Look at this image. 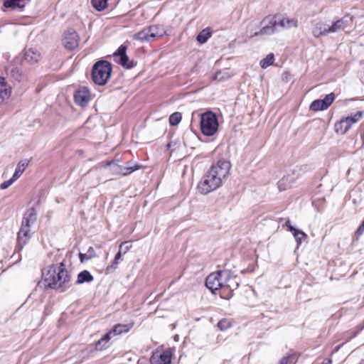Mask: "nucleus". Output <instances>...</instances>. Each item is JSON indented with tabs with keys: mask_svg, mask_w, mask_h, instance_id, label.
Returning a JSON list of instances; mask_svg holds the SVG:
<instances>
[{
	"mask_svg": "<svg viewBox=\"0 0 364 364\" xmlns=\"http://www.w3.org/2000/svg\"><path fill=\"white\" fill-rule=\"evenodd\" d=\"M230 167V163L224 159H220L213 164L199 181L198 191L206 195L220 188L228 175Z\"/></svg>",
	"mask_w": 364,
	"mask_h": 364,
	"instance_id": "f257e3e1",
	"label": "nucleus"
},
{
	"mask_svg": "<svg viewBox=\"0 0 364 364\" xmlns=\"http://www.w3.org/2000/svg\"><path fill=\"white\" fill-rule=\"evenodd\" d=\"M45 286L50 289L65 291L70 287V274L63 262L51 264L43 270Z\"/></svg>",
	"mask_w": 364,
	"mask_h": 364,
	"instance_id": "f03ea898",
	"label": "nucleus"
},
{
	"mask_svg": "<svg viewBox=\"0 0 364 364\" xmlns=\"http://www.w3.org/2000/svg\"><path fill=\"white\" fill-rule=\"evenodd\" d=\"M112 64L107 60L96 62L92 69V79L98 85H105L112 73Z\"/></svg>",
	"mask_w": 364,
	"mask_h": 364,
	"instance_id": "7ed1b4c3",
	"label": "nucleus"
},
{
	"mask_svg": "<svg viewBox=\"0 0 364 364\" xmlns=\"http://www.w3.org/2000/svg\"><path fill=\"white\" fill-rule=\"evenodd\" d=\"M36 221V212L33 208H29L23 215L21 227L18 233V242L21 247L28 242L30 237V227L33 225Z\"/></svg>",
	"mask_w": 364,
	"mask_h": 364,
	"instance_id": "20e7f679",
	"label": "nucleus"
},
{
	"mask_svg": "<svg viewBox=\"0 0 364 364\" xmlns=\"http://www.w3.org/2000/svg\"><path fill=\"white\" fill-rule=\"evenodd\" d=\"M200 124L201 132L205 136H213L218 129L217 116L211 111L201 114Z\"/></svg>",
	"mask_w": 364,
	"mask_h": 364,
	"instance_id": "39448f33",
	"label": "nucleus"
},
{
	"mask_svg": "<svg viewBox=\"0 0 364 364\" xmlns=\"http://www.w3.org/2000/svg\"><path fill=\"white\" fill-rule=\"evenodd\" d=\"M278 22V16H268L263 18L260 23L261 28L259 31H256L251 34V37L257 36H269L279 32V26Z\"/></svg>",
	"mask_w": 364,
	"mask_h": 364,
	"instance_id": "423d86ee",
	"label": "nucleus"
},
{
	"mask_svg": "<svg viewBox=\"0 0 364 364\" xmlns=\"http://www.w3.org/2000/svg\"><path fill=\"white\" fill-rule=\"evenodd\" d=\"M228 278L227 270H220L210 274L205 280V286L212 292L219 289H223V280Z\"/></svg>",
	"mask_w": 364,
	"mask_h": 364,
	"instance_id": "0eeeda50",
	"label": "nucleus"
},
{
	"mask_svg": "<svg viewBox=\"0 0 364 364\" xmlns=\"http://www.w3.org/2000/svg\"><path fill=\"white\" fill-rule=\"evenodd\" d=\"M127 46L124 45H121L117 50L114 53V56L115 58V61L121 65L122 67L130 69L132 68L135 64L134 61L129 60L128 56L126 53Z\"/></svg>",
	"mask_w": 364,
	"mask_h": 364,
	"instance_id": "6e6552de",
	"label": "nucleus"
},
{
	"mask_svg": "<svg viewBox=\"0 0 364 364\" xmlns=\"http://www.w3.org/2000/svg\"><path fill=\"white\" fill-rule=\"evenodd\" d=\"M79 36L77 33L73 28L68 29L63 39L64 46L70 50H74L79 44Z\"/></svg>",
	"mask_w": 364,
	"mask_h": 364,
	"instance_id": "1a4fd4ad",
	"label": "nucleus"
},
{
	"mask_svg": "<svg viewBox=\"0 0 364 364\" xmlns=\"http://www.w3.org/2000/svg\"><path fill=\"white\" fill-rule=\"evenodd\" d=\"M75 102L81 107L87 105L90 100L89 90L85 87H80L74 94Z\"/></svg>",
	"mask_w": 364,
	"mask_h": 364,
	"instance_id": "9d476101",
	"label": "nucleus"
},
{
	"mask_svg": "<svg viewBox=\"0 0 364 364\" xmlns=\"http://www.w3.org/2000/svg\"><path fill=\"white\" fill-rule=\"evenodd\" d=\"M353 21V17L345 16L329 25L330 33H334L345 30Z\"/></svg>",
	"mask_w": 364,
	"mask_h": 364,
	"instance_id": "9b49d317",
	"label": "nucleus"
},
{
	"mask_svg": "<svg viewBox=\"0 0 364 364\" xmlns=\"http://www.w3.org/2000/svg\"><path fill=\"white\" fill-rule=\"evenodd\" d=\"M228 278L223 280V291L225 292L227 290L231 294L232 291L237 289L240 285V279L235 276L232 275L230 272L227 270Z\"/></svg>",
	"mask_w": 364,
	"mask_h": 364,
	"instance_id": "f8f14e48",
	"label": "nucleus"
},
{
	"mask_svg": "<svg viewBox=\"0 0 364 364\" xmlns=\"http://www.w3.org/2000/svg\"><path fill=\"white\" fill-rule=\"evenodd\" d=\"M329 30L328 24L323 21H318L312 27L311 33L315 38H319L330 34L331 33Z\"/></svg>",
	"mask_w": 364,
	"mask_h": 364,
	"instance_id": "ddd939ff",
	"label": "nucleus"
},
{
	"mask_svg": "<svg viewBox=\"0 0 364 364\" xmlns=\"http://www.w3.org/2000/svg\"><path fill=\"white\" fill-rule=\"evenodd\" d=\"M171 353L169 351L154 353L150 358L151 364H171Z\"/></svg>",
	"mask_w": 364,
	"mask_h": 364,
	"instance_id": "4468645a",
	"label": "nucleus"
},
{
	"mask_svg": "<svg viewBox=\"0 0 364 364\" xmlns=\"http://www.w3.org/2000/svg\"><path fill=\"white\" fill-rule=\"evenodd\" d=\"M280 31L284 29H289L297 27V20L296 18H287L278 16V22Z\"/></svg>",
	"mask_w": 364,
	"mask_h": 364,
	"instance_id": "2eb2a0df",
	"label": "nucleus"
},
{
	"mask_svg": "<svg viewBox=\"0 0 364 364\" xmlns=\"http://www.w3.org/2000/svg\"><path fill=\"white\" fill-rule=\"evenodd\" d=\"M150 36L153 38L154 41L156 38H159L166 35V31L164 26L161 24L151 25L148 26Z\"/></svg>",
	"mask_w": 364,
	"mask_h": 364,
	"instance_id": "dca6fc26",
	"label": "nucleus"
},
{
	"mask_svg": "<svg viewBox=\"0 0 364 364\" xmlns=\"http://www.w3.org/2000/svg\"><path fill=\"white\" fill-rule=\"evenodd\" d=\"M133 39L141 42H149L154 41L151 36H150V31L148 26L135 33L133 36Z\"/></svg>",
	"mask_w": 364,
	"mask_h": 364,
	"instance_id": "f3484780",
	"label": "nucleus"
},
{
	"mask_svg": "<svg viewBox=\"0 0 364 364\" xmlns=\"http://www.w3.org/2000/svg\"><path fill=\"white\" fill-rule=\"evenodd\" d=\"M24 58L28 62L35 63L41 59V53L35 48H28L25 51Z\"/></svg>",
	"mask_w": 364,
	"mask_h": 364,
	"instance_id": "a211bd4d",
	"label": "nucleus"
},
{
	"mask_svg": "<svg viewBox=\"0 0 364 364\" xmlns=\"http://www.w3.org/2000/svg\"><path fill=\"white\" fill-rule=\"evenodd\" d=\"M294 181L295 178L293 176L287 175L284 176L277 183L279 191H284L289 188Z\"/></svg>",
	"mask_w": 364,
	"mask_h": 364,
	"instance_id": "6ab92c4d",
	"label": "nucleus"
},
{
	"mask_svg": "<svg viewBox=\"0 0 364 364\" xmlns=\"http://www.w3.org/2000/svg\"><path fill=\"white\" fill-rule=\"evenodd\" d=\"M29 1L30 0H5L4 2V6L6 8H11L12 9H15L16 8L22 9Z\"/></svg>",
	"mask_w": 364,
	"mask_h": 364,
	"instance_id": "aec40b11",
	"label": "nucleus"
},
{
	"mask_svg": "<svg viewBox=\"0 0 364 364\" xmlns=\"http://www.w3.org/2000/svg\"><path fill=\"white\" fill-rule=\"evenodd\" d=\"M11 94V87L4 77L0 76V100L8 98Z\"/></svg>",
	"mask_w": 364,
	"mask_h": 364,
	"instance_id": "412c9836",
	"label": "nucleus"
},
{
	"mask_svg": "<svg viewBox=\"0 0 364 364\" xmlns=\"http://www.w3.org/2000/svg\"><path fill=\"white\" fill-rule=\"evenodd\" d=\"M132 327L133 323L117 324L111 331H109V333H111V336L112 334L120 335L122 333H127Z\"/></svg>",
	"mask_w": 364,
	"mask_h": 364,
	"instance_id": "4be33fe9",
	"label": "nucleus"
},
{
	"mask_svg": "<svg viewBox=\"0 0 364 364\" xmlns=\"http://www.w3.org/2000/svg\"><path fill=\"white\" fill-rule=\"evenodd\" d=\"M111 339V333L107 332L95 343V348L97 350H102L109 347V341Z\"/></svg>",
	"mask_w": 364,
	"mask_h": 364,
	"instance_id": "5701e85b",
	"label": "nucleus"
},
{
	"mask_svg": "<svg viewBox=\"0 0 364 364\" xmlns=\"http://www.w3.org/2000/svg\"><path fill=\"white\" fill-rule=\"evenodd\" d=\"M351 127L346 118L342 119L340 122L335 124V131L336 133L344 134Z\"/></svg>",
	"mask_w": 364,
	"mask_h": 364,
	"instance_id": "b1692460",
	"label": "nucleus"
},
{
	"mask_svg": "<svg viewBox=\"0 0 364 364\" xmlns=\"http://www.w3.org/2000/svg\"><path fill=\"white\" fill-rule=\"evenodd\" d=\"M291 232L293 235L297 245H300L303 240L307 239V235L300 229L291 228Z\"/></svg>",
	"mask_w": 364,
	"mask_h": 364,
	"instance_id": "393cba45",
	"label": "nucleus"
},
{
	"mask_svg": "<svg viewBox=\"0 0 364 364\" xmlns=\"http://www.w3.org/2000/svg\"><path fill=\"white\" fill-rule=\"evenodd\" d=\"M93 276L87 270L80 272L77 275L76 281L77 284H82L85 282H90L93 280Z\"/></svg>",
	"mask_w": 364,
	"mask_h": 364,
	"instance_id": "a878e982",
	"label": "nucleus"
},
{
	"mask_svg": "<svg viewBox=\"0 0 364 364\" xmlns=\"http://www.w3.org/2000/svg\"><path fill=\"white\" fill-rule=\"evenodd\" d=\"M108 0H91L92 6L98 11H102L107 8Z\"/></svg>",
	"mask_w": 364,
	"mask_h": 364,
	"instance_id": "bb28decb",
	"label": "nucleus"
},
{
	"mask_svg": "<svg viewBox=\"0 0 364 364\" xmlns=\"http://www.w3.org/2000/svg\"><path fill=\"white\" fill-rule=\"evenodd\" d=\"M27 165H28V164L26 162H23V161H20L18 164L17 167L16 168L15 172H14V175L12 176L14 179H15L16 181L18 178H20L21 174L25 171Z\"/></svg>",
	"mask_w": 364,
	"mask_h": 364,
	"instance_id": "cd10ccee",
	"label": "nucleus"
},
{
	"mask_svg": "<svg viewBox=\"0 0 364 364\" xmlns=\"http://www.w3.org/2000/svg\"><path fill=\"white\" fill-rule=\"evenodd\" d=\"M141 168V165H139L138 164H134L132 161H129L127 163V166H126V168H123V169H126V171H123L122 175H124V176L129 175V174L132 173V172L140 169Z\"/></svg>",
	"mask_w": 364,
	"mask_h": 364,
	"instance_id": "c85d7f7f",
	"label": "nucleus"
},
{
	"mask_svg": "<svg viewBox=\"0 0 364 364\" xmlns=\"http://www.w3.org/2000/svg\"><path fill=\"white\" fill-rule=\"evenodd\" d=\"M210 31H209L208 28H205L198 33V35L197 36V41L200 43H204L208 40L209 38H210Z\"/></svg>",
	"mask_w": 364,
	"mask_h": 364,
	"instance_id": "c756f323",
	"label": "nucleus"
},
{
	"mask_svg": "<svg viewBox=\"0 0 364 364\" xmlns=\"http://www.w3.org/2000/svg\"><path fill=\"white\" fill-rule=\"evenodd\" d=\"M328 107L323 103L322 100H316L310 105V109L313 111L325 110Z\"/></svg>",
	"mask_w": 364,
	"mask_h": 364,
	"instance_id": "7c9ffc66",
	"label": "nucleus"
},
{
	"mask_svg": "<svg viewBox=\"0 0 364 364\" xmlns=\"http://www.w3.org/2000/svg\"><path fill=\"white\" fill-rule=\"evenodd\" d=\"M274 61V55L273 53L268 54L266 58L260 60L259 65L262 68H267L272 65Z\"/></svg>",
	"mask_w": 364,
	"mask_h": 364,
	"instance_id": "2f4dec72",
	"label": "nucleus"
},
{
	"mask_svg": "<svg viewBox=\"0 0 364 364\" xmlns=\"http://www.w3.org/2000/svg\"><path fill=\"white\" fill-rule=\"evenodd\" d=\"M363 112L358 111L355 114H353L352 116L346 117L345 118L347 120V122L349 123V124L350 126H352V124L360 121L361 119V118L363 117Z\"/></svg>",
	"mask_w": 364,
	"mask_h": 364,
	"instance_id": "473e14b6",
	"label": "nucleus"
},
{
	"mask_svg": "<svg viewBox=\"0 0 364 364\" xmlns=\"http://www.w3.org/2000/svg\"><path fill=\"white\" fill-rule=\"evenodd\" d=\"M181 119V114L180 112H176L170 115L168 120L171 125L176 126L180 123Z\"/></svg>",
	"mask_w": 364,
	"mask_h": 364,
	"instance_id": "72a5a7b5",
	"label": "nucleus"
},
{
	"mask_svg": "<svg viewBox=\"0 0 364 364\" xmlns=\"http://www.w3.org/2000/svg\"><path fill=\"white\" fill-rule=\"evenodd\" d=\"M218 327L221 331H225L231 327V323L229 320L223 318L218 322Z\"/></svg>",
	"mask_w": 364,
	"mask_h": 364,
	"instance_id": "f704fd0d",
	"label": "nucleus"
},
{
	"mask_svg": "<svg viewBox=\"0 0 364 364\" xmlns=\"http://www.w3.org/2000/svg\"><path fill=\"white\" fill-rule=\"evenodd\" d=\"M335 99V95L333 93H330L328 95H326L325 97L322 100L323 103L325 104V106H326L328 108L330 107V105L333 103V100Z\"/></svg>",
	"mask_w": 364,
	"mask_h": 364,
	"instance_id": "c9c22d12",
	"label": "nucleus"
},
{
	"mask_svg": "<svg viewBox=\"0 0 364 364\" xmlns=\"http://www.w3.org/2000/svg\"><path fill=\"white\" fill-rule=\"evenodd\" d=\"M132 248V245L130 242L126 241L119 245V250L122 252V254L127 253Z\"/></svg>",
	"mask_w": 364,
	"mask_h": 364,
	"instance_id": "e433bc0d",
	"label": "nucleus"
},
{
	"mask_svg": "<svg viewBox=\"0 0 364 364\" xmlns=\"http://www.w3.org/2000/svg\"><path fill=\"white\" fill-rule=\"evenodd\" d=\"M108 165L112 166L113 171H115L116 173H119L122 174L123 171H126V169H123V168H126V166L117 165L114 162H110L108 164Z\"/></svg>",
	"mask_w": 364,
	"mask_h": 364,
	"instance_id": "4c0bfd02",
	"label": "nucleus"
},
{
	"mask_svg": "<svg viewBox=\"0 0 364 364\" xmlns=\"http://www.w3.org/2000/svg\"><path fill=\"white\" fill-rule=\"evenodd\" d=\"M14 181H16V180H15V179H14V178H13V177H11L9 180L6 181H4V182L1 184L0 187H1V189H3V190L6 189V188H8L10 186H11V185H12V183H13Z\"/></svg>",
	"mask_w": 364,
	"mask_h": 364,
	"instance_id": "58836bf2",
	"label": "nucleus"
},
{
	"mask_svg": "<svg viewBox=\"0 0 364 364\" xmlns=\"http://www.w3.org/2000/svg\"><path fill=\"white\" fill-rule=\"evenodd\" d=\"M79 257H80V262H84L85 261L90 259L92 257H93V255L92 254L87 255V254L80 253Z\"/></svg>",
	"mask_w": 364,
	"mask_h": 364,
	"instance_id": "ea45409f",
	"label": "nucleus"
},
{
	"mask_svg": "<svg viewBox=\"0 0 364 364\" xmlns=\"http://www.w3.org/2000/svg\"><path fill=\"white\" fill-rule=\"evenodd\" d=\"M363 232H364V220L362 222V223L360 225V226L357 229L356 234L358 235H360L363 233Z\"/></svg>",
	"mask_w": 364,
	"mask_h": 364,
	"instance_id": "a19ab883",
	"label": "nucleus"
},
{
	"mask_svg": "<svg viewBox=\"0 0 364 364\" xmlns=\"http://www.w3.org/2000/svg\"><path fill=\"white\" fill-rule=\"evenodd\" d=\"M214 80H218V81H221L223 80V76H222V73L221 72H218L215 73L214 77H213Z\"/></svg>",
	"mask_w": 364,
	"mask_h": 364,
	"instance_id": "79ce46f5",
	"label": "nucleus"
},
{
	"mask_svg": "<svg viewBox=\"0 0 364 364\" xmlns=\"http://www.w3.org/2000/svg\"><path fill=\"white\" fill-rule=\"evenodd\" d=\"M289 357L287 356V357H284L281 359L280 362L279 364H287L288 361H289Z\"/></svg>",
	"mask_w": 364,
	"mask_h": 364,
	"instance_id": "37998d69",
	"label": "nucleus"
},
{
	"mask_svg": "<svg viewBox=\"0 0 364 364\" xmlns=\"http://www.w3.org/2000/svg\"><path fill=\"white\" fill-rule=\"evenodd\" d=\"M285 226L287 228V230L291 232V228H294L293 225H291L290 220H288L285 223Z\"/></svg>",
	"mask_w": 364,
	"mask_h": 364,
	"instance_id": "c03bdc74",
	"label": "nucleus"
},
{
	"mask_svg": "<svg viewBox=\"0 0 364 364\" xmlns=\"http://www.w3.org/2000/svg\"><path fill=\"white\" fill-rule=\"evenodd\" d=\"M122 254V252H120L119 250V252L116 254L115 257H114V259H115V260H116V262H118V261L121 259Z\"/></svg>",
	"mask_w": 364,
	"mask_h": 364,
	"instance_id": "a18cd8bd",
	"label": "nucleus"
},
{
	"mask_svg": "<svg viewBox=\"0 0 364 364\" xmlns=\"http://www.w3.org/2000/svg\"><path fill=\"white\" fill-rule=\"evenodd\" d=\"M321 364H332V360L330 358H325Z\"/></svg>",
	"mask_w": 364,
	"mask_h": 364,
	"instance_id": "49530a36",
	"label": "nucleus"
},
{
	"mask_svg": "<svg viewBox=\"0 0 364 364\" xmlns=\"http://www.w3.org/2000/svg\"><path fill=\"white\" fill-rule=\"evenodd\" d=\"M117 264H118V262H116V260L114 259V261L112 262L110 267H112L113 269H116L117 267Z\"/></svg>",
	"mask_w": 364,
	"mask_h": 364,
	"instance_id": "de8ad7c7",
	"label": "nucleus"
},
{
	"mask_svg": "<svg viewBox=\"0 0 364 364\" xmlns=\"http://www.w3.org/2000/svg\"><path fill=\"white\" fill-rule=\"evenodd\" d=\"M316 200H317V198H316L315 197H314V198H312V204H313V205H314V206H316L317 208H318V205H319L316 203Z\"/></svg>",
	"mask_w": 364,
	"mask_h": 364,
	"instance_id": "09e8293b",
	"label": "nucleus"
},
{
	"mask_svg": "<svg viewBox=\"0 0 364 364\" xmlns=\"http://www.w3.org/2000/svg\"><path fill=\"white\" fill-rule=\"evenodd\" d=\"M87 255L92 254V255H93V257H94V256H95V250H94V249H93L92 247H90L88 249V251H87Z\"/></svg>",
	"mask_w": 364,
	"mask_h": 364,
	"instance_id": "8fccbe9b",
	"label": "nucleus"
},
{
	"mask_svg": "<svg viewBox=\"0 0 364 364\" xmlns=\"http://www.w3.org/2000/svg\"><path fill=\"white\" fill-rule=\"evenodd\" d=\"M363 329V328H360L358 331H355L353 334L349 338V339H351L352 338H354L357 336V334Z\"/></svg>",
	"mask_w": 364,
	"mask_h": 364,
	"instance_id": "3c124183",
	"label": "nucleus"
},
{
	"mask_svg": "<svg viewBox=\"0 0 364 364\" xmlns=\"http://www.w3.org/2000/svg\"><path fill=\"white\" fill-rule=\"evenodd\" d=\"M318 200H319V201H320V202H319V205H320V204H321V203H323V201L324 200V199H323V198H321V199L320 200V198H318Z\"/></svg>",
	"mask_w": 364,
	"mask_h": 364,
	"instance_id": "603ef678",
	"label": "nucleus"
}]
</instances>
